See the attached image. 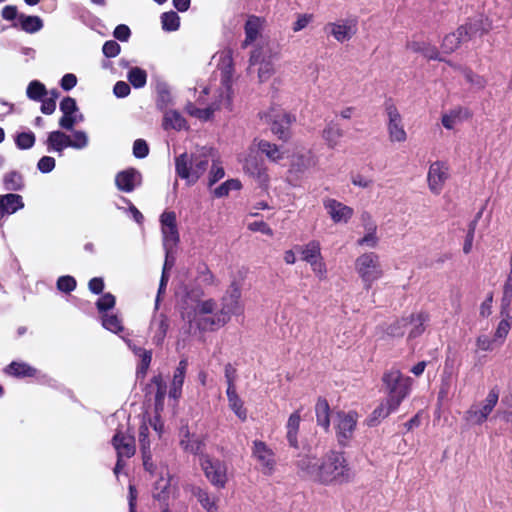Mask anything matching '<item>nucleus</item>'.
Segmentation results:
<instances>
[{
    "label": "nucleus",
    "instance_id": "13",
    "mask_svg": "<svg viewBox=\"0 0 512 512\" xmlns=\"http://www.w3.org/2000/svg\"><path fill=\"white\" fill-rule=\"evenodd\" d=\"M111 444L118 458H131L136 452L135 437L132 434L117 429L111 439Z\"/></svg>",
    "mask_w": 512,
    "mask_h": 512
},
{
    "label": "nucleus",
    "instance_id": "52",
    "mask_svg": "<svg viewBox=\"0 0 512 512\" xmlns=\"http://www.w3.org/2000/svg\"><path fill=\"white\" fill-rule=\"evenodd\" d=\"M172 104V95L167 87H161L157 91L156 106L160 111H167Z\"/></svg>",
    "mask_w": 512,
    "mask_h": 512
},
{
    "label": "nucleus",
    "instance_id": "60",
    "mask_svg": "<svg viewBox=\"0 0 512 512\" xmlns=\"http://www.w3.org/2000/svg\"><path fill=\"white\" fill-rule=\"evenodd\" d=\"M149 154V146L144 139H137L133 143V155L138 159H143Z\"/></svg>",
    "mask_w": 512,
    "mask_h": 512
},
{
    "label": "nucleus",
    "instance_id": "12",
    "mask_svg": "<svg viewBox=\"0 0 512 512\" xmlns=\"http://www.w3.org/2000/svg\"><path fill=\"white\" fill-rule=\"evenodd\" d=\"M244 172L253 178L261 188H267L270 177L264 161L257 156L249 155L243 165Z\"/></svg>",
    "mask_w": 512,
    "mask_h": 512
},
{
    "label": "nucleus",
    "instance_id": "16",
    "mask_svg": "<svg viewBox=\"0 0 512 512\" xmlns=\"http://www.w3.org/2000/svg\"><path fill=\"white\" fill-rule=\"evenodd\" d=\"M323 205L334 223H347L354 214L353 208L336 199L328 198L324 200Z\"/></svg>",
    "mask_w": 512,
    "mask_h": 512
},
{
    "label": "nucleus",
    "instance_id": "5",
    "mask_svg": "<svg viewBox=\"0 0 512 512\" xmlns=\"http://www.w3.org/2000/svg\"><path fill=\"white\" fill-rule=\"evenodd\" d=\"M242 310L240 302L233 301L232 299L224 296L222 298L221 309L216 312L213 317L201 318L198 322V327L202 330H216L226 325L230 321L232 315L242 313Z\"/></svg>",
    "mask_w": 512,
    "mask_h": 512
},
{
    "label": "nucleus",
    "instance_id": "9",
    "mask_svg": "<svg viewBox=\"0 0 512 512\" xmlns=\"http://www.w3.org/2000/svg\"><path fill=\"white\" fill-rule=\"evenodd\" d=\"M384 108L388 117L387 131L390 142H405L407 140V133L404 129L402 116L391 98L384 102Z\"/></svg>",
    "mask_w": 512,
    "mask_h": 512
},
{
    "label": "nucleus",
    "instance_id": "11",
    "mask_svg": "<svg viewBox=\"0 0 512 512\" xmlns=\"http://www.w3.org/2000/svg\"><path fill=\"white\" fill-rule=\"evenodd\" d=\"M340 43L350 40L358 31V19L348 18L340 22H329L324 27Z\"/></svg>",
    "mask_w": 512,
    "mask_h": 512
},
{
    "label": "nucleus",
    "instance_id": "29",
    "mask_svg": "<svg viewBox=\"0 0 512 512\" xmlns=\"http://www.w3.org/2000/svg\"><path fill=\"white\" fill-rule=\"evenodd\" d=\"M344 136V131L339 124L330 122L322 131V138L330 149H334Z\"/></svg>",
    "mask_w": 512,
    "mask_h": 512
},
{
    "label": "nucleus",
    "instance_id": "17",
    "mask_svg": "<svg viewBox=\"0 0 512 512\" xmlns=\"http://www.w3.org/2000/svg\"><path fill=\"white\" fill-rule=\"evenodd\" d=\"M60 110L63 116L59 120V126L65 130H73L77 123L78 107L76 100L70 96L64 97L60 102Z\"/></svg>",
    "mask_w": 512,
    "mask_h": 512
},
{
    "label": "nucleus",
    "instance_id": "33",
    "mask_svg": "<svg viewBox=\"0 0 512 512\" xmlns=\"http://www.w3.org/2000/svg\"><path fill=\"white\" fill-rule=\"evenodd\" d=\"M69 135L62 131H52L46 140L48 151H55L61 154L65 148H68Z\"/></svg>",
    "mask_w": 512,
    "mask_h": 512
},
{
    "label": "nucleus",
    "instance_id": "37",
    "mask_svg": "<svg viewBox=\"0 0 512 512\" xmlns=\"http://www.w3.org/2000/svg\"><path fill=\"white\" fill-rule=\"evenodd\" d=\"M18 22L21 30L29 34L36 33L43 28V21L39 16L20 14Z\"/></svg>",
    "mask_w": 512,
    "mask_h": 512
},
{
    "label": "nucleus",
    "instance_id": "51",
    "mask_svg": "<svg viewBox=\"0 0 512 512\" xmlns=\"http://www.w3.org/2000/svg\"><path fill=\"white\" fill-rule=\"evenodd\" d=\"M408 326L407 317L395 320L386 328V334L391 337H402L405 334V328Z\"/></svg>",
    "mask_w": 512,
    "mask_h": 512
},
{
    "label": "nucleus",
    "instance_id": "36",
    "mask_svg": "<svg viewBox=\"0 0 512 512\" xmlns=\"http://www.w3.org/2000/svg\"><path fill=\"white\" fill-rule=\"evenodd\" d=\"M220 108L216 103L211 104L210 106L201 109L196 107L192 102H188L185 106V111L192 117H195L202 121H208L212 119L214 112Z\"/></svg>",
    "mask_w": 512,
    "mask_h": 512
},
{
    "label": "nucleus",
    "instance_id": "59",
    "mask_svg": "<svg viewBox=\"0 0 512 512\" xmlns=\"http://www.w3.org/2000/svg\"><path fill=\"white\" fill-rule=\"evenodd\" d=\"M217 307V303L213 299H207L204 301H200L195 309V314L197 315H206L212 314L215 312Z\"/></svg>",
    "mask_w": 512,
    "mask_h": 512
},
{
    "label": "nucleus",
    "instance_id": "14",
    "mask_svg": "<svg viewBox=\"0 0 512 512\" xmlns=\"http://www.w3.org/2000/svg\"><path fill=\"white\" fill-rule=\"evenodd\" d=\"M142 182L141 173L133 168L118 172L115 176V185L119 191L130 193Z\"/></svg>",
    "mask_w": 512,
    "mask_h": 512
},
{
    "label": "nucleus",
    "instance_id": "40",
    "mask_svg": "<svg viewBox=\"0 0 512 512\" xmlns=\"http://www.w3.org/2000/svg\"><path fill=\"white\" fill-rule=\"evenodd\" d=\"M170 496V479H164L160 477L155 482L153 498L159 501L162 504L168 503V499Z\"/></svg>",
    "mask_w": 512,
    "mask_h": 512
},
{
    "label": "nucleus",
    "instance_id": "28",
    "mask_svg": "<svg viewBox=\"0 0 512 512\" xmlns=\"http://www.w3.org/2000/svg\"><path fill=\"white\" fill-rule=\"evenodd\" d=\"M180 446L185 452L191 453L193 455L203 456L205 443L201 438L196 437L195 435H191L190 432L186 430L182 439L180 440Z\"/></svg>",
    "mask_w": 512,
    "mask_h": 512
},
{
    "label": "nucleus",
    "instance_id": "43",
    "mask_svg": "<svg viewBox=\"0 0 512 512\" xmlns=\"http://www.w3.org/2000/svg\"><path fill=\"white\" fill-rule=\"evenodd\" d=\"M26 94L29 99L40 101L48 94V91L43 83L33 80L28 84Z\"/></svg>",
    "mask_w": 512,
    "mask_h": 512
},
{
    "label": "nucleus",
    "instance_id": "15",
    "mask_svg": "<svg viewBox=\"0 0 512 512\" xmlns=\"http://www.w3.org/2000/svg\"><path fill=\"white\" fill-rule=\"evenodd\" d=\"M448 179V167L440 161L432 163L428 171V185L431 192L439 194Z\"/></svg>",
    "mask_w": 512,
    "mask_h": 512
},
{
    "label": "nucleus",
    "instance_id": "34",
    "mask_svg": "<svg viewBox=\"0 0 512 512\" xmlns=\"http://www.w3.org/2000/svg\"><path fill=\"white\" fill-rule=\"evenodd\" d=\"M257 147L258 150L264 154L271 162L277 163L284 158V152H282L280 147L275 143L261 139L258 142Z\"/></svg>",
    "mask_w": 512,
    "mask_h": 512
},
{
    "label": "nucleus",
    "instance_id": "56",
    "mask_svg": "<svg viewBox=\"0 0 512 512\" xmlns=\"http://www.w3.org/2000/svg\"><path fill=\"white\" fill-rule=\"evenodd\" d=\"M138 438L140 443L141 453L149 452L150 441H149V427L146 423H142L139 427Z\"/></svg>",
    "mask_w": 512,
    "mask_h": 512
},
{
    "label": "nucleus",
    "instance_id": "47",
    "mask_svg": "<svg viewBox=\"0 0 512 512\" xmlns=\"http://www.w3.org/2000/svg\"><path fill=\"white\" fill-rule=\"evenodd\" d=\"M242 185L238 179H229L214 189L213 195L216 198H222L228 196L231 190H239Z\"/></svg>",
    "mask_w": 512,
    "mask_h": 512
},
{
    "label": "nucleus",
    "instance_id": "61",
    "mask_svg": "<svg viewBox=\"0 0 512 512\" xmlns=\"http://www.w3.org/2000/svg\"><path fill=\"white\" fill-rule=\"evenodd\" d=\"M309 167H310V158L303 154L296 155L291 164V168L296 172H304Z\"/></svg>",
    "mask_w": 512,
    "mask_h": 512
},
{
    "label": "nucleus",
    "instance_id": "25",
    "mask_svg": "<svg viewBox=\"0 0 512 512\" xmlns=\"http://www.w3.org/2000/svg\"><path fill=\"white\" fill-rule=\"evenodd\" d=\"M5 374L15 378H34L37 376V369L25 362L12 361L4 368Z\"/></svg>",
    "mask_w": 512,
    "mask_h": 512
},
{
    "label": "nucleus",
    "instance_id": "3",
    "mask_svg": "<svg viewBox=\"0 0 512 512\" xmlns=\"http://www.w3.org/2000/svg\"><path fill=\"white\" fill-rule=\"evenodd\" d=\"M383 386L387 393L386 399L394 407H399L402 401L410 394L412 379L405 376L398 369L385 371L382 376Z\"/></svg>",
    "mask_w": 512,
    "mask_h": 512
},
{
    "label": "nucleus",
    "instance_id": "10",
    "mask_svg": "<svg viewBox=\"0 0 512 512\" xmlns=\"http://www.w3.org/2000/svg\"><path fill=\"white\" fill-rule=\"evenodd\" d=\"M252 456L260 464L261 472L264 475L270 476L274 473L276 466L275 453L264 441H253Z\"/></svg>",
    "mask_w": 512,
    "mask_h": 512
},
{
    "label": "nucleus",
    "instance_id": "8",
    "mask_svg": "<svg viewBox=\"0 0 512 512\" xmlns=\"http://www.w3.org/2000/svg\"><path fill=\"white\" fill-rule=\"evenodd\" d=\"M266 123L270 126L271 132L284 142L291 137V125L295 117L285 111H278L272 108L264 114Z\"/></svg>",
    "mask_w": 512,
    "mask_h": 512
},
{
    "label": "nucleus",
    "instance_id": "23",
    "mask_svg": "<svg viewBox=\"0 0 512 512\" xmlns=\"http://www.w3.org/2000/svg\"><path fill=\"white\" fill-rule=\"evenodd\" d=\"M188 368V360L183 358L179 361L177 368L174 371L171 387L169 391L170 397L178 399L182 393V386Z\"/></svg>",
    "mask_w": 512,
    "mask_h": 512
},
{
    "label": "nucleus",
    "instance_id": "38",
    "mask_svg": "<svg viewBox=\"0 0 512 512\" xmlns=\"http://www.w3.org/2000/svg\"><path fill=\"white\" fill-rule=\"evenodd\" d=\"M3 186L7 191H21L25 187L24 177L18 171H10L3 176Z\"/></svg>",
    "mask_w": 512,
    "mask_h": 512
},
{
    "label": "nucleus",
    "instance_id": "35",
    "mask_svg": "<svg viewBox=\"0 0 512 512\" xmlns=\"http://www.w3.org/2000/svg\"><path fill=\"white\" fill-rule=\"evenodd\" d=\"M150 389H155V408L161 409L164 405V399L167 392V385L164 381L162 375H156L151 379V383L149 384Z\"/></svg>",
    "mask_w": 512,
    "mask_h": 512
},
{
    "label": "nucleus",
    "instance_id": "1",
    "mask_svg": "<svg viewBox=\"0 0 512 512\" xmlns=\"http://www.w3.org/2000/svg\"><path fill=\"white\" fill-rule=\"evenodd\" d=\"M319 483L323 485L344 484L352 480L353 474L342 451L330 450L320 463Z\"/></svg>",
    "mask_w": 512,
    "mask_h": 512
},
{
    "label": "nucleus",
    "instance_id": "55",
    "mask_svg": "<svg viewBox=\"0 0 512 512\" xmlns=\"http://www.w3.org/2000/svg\"><path fill=\"white\" fill-rule=\"evenodd\" d=\"M88 144V138L83 131H74L72 137L69 136L68 145L75 149H82Z\"/></svg>",
    "mask_w": 512,
    "mask_h": 512
},
{
    "label": "nucleus",
    "instance_id": "54",
    "mask_svg": "<svg viewBox=\"0 0 512 512\" xmlns=\"http://www.w3.org/2000/svg\"><path fill=\"white\" fill-rule=\"evenodd\" d=\"M77 282L73 276L64 275L60 276L57 280V289L64 293H70L75 290Z\"/></svg>",
    "mask_w": 512,
    "mask_h": 512
},
{
    "label": "nucleus",
    "instance_id": "50",
    "mask_svg": "<svg viewBox=\"0 0 512 512\" xmlns=\"http://www.w3.org/2000/svg\"><path fill=\"white\" fill-rule=\"evenodd\" d=\"M102 325L105 329L113 333H120L123 331L121 320L115 314H104L102 316Z\"/></svg>",
    "mask_w": 512,
    "mask_h": 512
},
{
    "label": "nucleus",
    "instance_id": "24",
    "mask_svg": "<svg viewBox=\"0 0 512 512\" xmlns=\"http://www.w3.org/2000/svg\"><path fill=\"white\" fill-rule=\"evenodd\" d=\"M398 408L399 407H394L389 400H383L366 418V425L368 427L377 426L381 422V420L387 418L392 412L396 411Z\"/></svg>",
    "mask_w": 512,
    "mask_h": 512
},
{
    "label": "nucleus",
    "instance_id": "64",
    "mask_svg": "<svg viewBox=\"0 0 512 512\" xmlns=\"http://www.w3.org/2000/svg\"><path fill=\"white\" fill-rule=\"evenodd\" d=\"M512 297H502L501 299V317L502 320H506L509 322V320H512Z\"/></svg>",
    "mask_w": 512,
    "mask_h": 512
},
{
    "label": "nucleus",
    "instance_id": "63",
    "mask_svg": "<svg viewBox=\"0 0 512 512\" xmlns=\"http://www.w3.org/2000/svg\"><path fill=\"white\" fill-rule=\"evenodd\" d=\"M274 73L273 64L270 61H263L260 63L258 70V77L260 82L267 81Z\"/></svg>",
    "mask_w": 512,
    "mask_h": 512
},
{
    "label": "nucleus",
    "instance_id": "49",
    "mask_svg": "<svg viewBox=\"0 0 512 512\" xmlns=\"http://www.w3.org/2000/svg\"><path fill=\"white\" fill-rule=\"evenodd\" d=\"M461 44L462 41L460 40V37H458V31L456 30L444 37L441 47L445 53L449 54L457 50Z\"/></svg>",
    "mask_w": 512,
    "mask_h": 512
},
{
    "label": "nucleus",
    "instance_id": "58",
    "mask_svg": "<svg viewBox=\"0 0 512 512\" xmlns=\"http://www.w3.org/2000/svg\"><path fill=\"white\" fill-rule=\"evenodd\" d=\"M464 76L468 83L475 85L479 89L485 88L487 81L486 79L478 74H475L470 68L464 70Z\"/></svg>",
    "mask_w": 512,
    "mask_h": 512
},
{
    "label": "nucleus",
    "instance_id": "19",
    "mask_svg": "<svg viewBox=\"0 0 512 512\" xmlns=\"http://www.w3.org/2000/svg\"><path fill=\"white\" fill-rule=\"evenodd\" d=\"M499 399V392L493 388L489 391L487 397L484 400L483 406L479 410L470 409L467 413L469 418L472 419L476 424H482L487 420L489 414L493 411Z\"/></svg>",
    "mask_w": 512,
    "mask_h": 512
},
{
    "label": "nucleus",
    "instance_id": "44",
    "mask_svg": "<svg viewBox=\"0 0 512 512\" xmlns=\"http://www.w3.org/2000/svg\"><path fill=\"white\" fill-rule=\"evenodd\" d=\"M161 24L165 31H176L180 27V17L175 11L164 12L161 15Z\"/></svg>",
    "mask_w": 512,
    "mask_h": 512
},
{
    "label": "nucleus",
    "instance_id": "39",
    "mask_svg": "<svg viewBox=\"0 0 512 512\" xmlns=\"http://www.w3.org/2000/svg\"><path fill=\"white\" fill-rule=\"evenodd\" d=\"M301 259L307 263L317 258H321V245L317 240H311L307 244L299 247Z\"/></svg>",
    "mask_w": 512,
    "mask_h": 512
},
{
    "label": "nucleus",
    "instance_id": "45",
    "mask_svg": "<svg viewBox=\"0 0 512 512\" xmlns=\"http://www.w3.org/2000/svg\"><path fill=\"white\" fill-rule=\"evenodd\" d=\"M129 83L134 88H142L146 85L147 82V73L145 70L139 67H133L129 70L127 75Z\"/></svg>",
    "mask_w": 512,
    "mask_h": 512
},
{
    "label": "nucleus",
    "instance_id": "6",
    "mask_svg": "<svg viewBox=\"0 0 512 512\" xmlns=\"http://www.w3.org/2000/svg\"><path fill=\"white\" fill-rule=\"evenodd\" d=\"M200 465L208 481L216 488H225L228 482L227 464L209 455H203L200 459Z\"/></svg>",
    "mask_w": 512,
    "mask_h": 512
},
{
    "label": "nucleus",
    "instance_id": "2",
    "mask_svg": "<svg viewBox=\"0 0 512 512\" xmlns=\"http://www.w3.org/2000/svg\"><path fill=\"white\" fill-rule=\"evenodd\" d=\"M209 157L205 153H181L175 157V173L186 181V184L194 185L207 171Z\"/></svg>",
    "mask_w": 512,
    "mask_h": 512
},
{
    "label": "nucleus",
    "instance_id": "20",
    "mask_svg": "<svg viewBox=\"0 0 512 512\" xmlns=\"http://www.w3.org/2000/svg\"><path fill=\"white\" fill-rule=\"evenodd\" d=\"M299 476L309 478L319 483L320 464H318L315 457L309 455L300 456L295 463Z\"/></svg>",
    "mask_w": 512,
    "mask_h": 512
},
{
    "label": "nucleus",
    "instance_id": "21",
    "mask_svg": "<svg viewBox=\"0 0 512 512\" xmlns=\"http://www.w3.org/2000/svg\"><path fill=\"white\" fill-rule=\"evenodd\" d=\"M24 207V201L21 195L7 193L0 195V220L7 215H11Z\"/></svg>",
    "mask_w": 512,
    "mask_h": 512
},
{
    "label": "nucleus",
    "instance_id": "48",
    "mask_svg": "<svg viewBox=\"0 0 512 512\" xmlns=\"http://www.w3.org/2000/svg\"><path fill=\"white\" fill-rule=\"evenodd\" d=\"M36 141L35 134L31 131L21 132L15 136V144L20 150H27L34 146Z\"/></svg>",
    "mask_w": 512,
    "mask_h": 512
},
{
    "label": "nucleus",
    "instance_id": "7",
    "mask_svg": "<svg viewBox=\"0 0 512 512\" xmlns=\"http://www.w3.org/2000/svg\"><path fill=\"white\" fill-rule=\"evenodd\" d=\"M335 434L338 444L348 447L357 427L358 413L356 411H338L336 414Z\"/></svg>",
    "mask_w": 512,
    "mask_h": 512
},
{
    "label": "nucleus",
    "instance_id": "22",
    "mask_svg": "<svg viewBox=\"0 0 512 512\" xmlns=\"http://www.w3.org/2000/svg\"><path fill=\"white\" fill-rule=\"evenodd\" d=\"M408 325L412 328L409 331L408 338L415 339L420 337L426 330V325L430 321V315L427 311L421 310L412 313L407 317Z\"/></svg>",
    "mask_w": 512,
    "mask_h": 512
},
{
    "label": "nucleus",
    "instance_id": "27",
    "mask_svg": "<svg viewBox=\"0 0 512 512\" xmlns=\"http://www.w3.org/2000/svg\"><path fill=\"white\" fill-rule=\"evenodd\" d=\"M406 47H407V49H409L415 53H421L428 60L444 61L442 58H440V53H439L437 47L434 45H431L428 42L412 41V42H408Z\"/></svg>",
    "mask_w": 512,
    "mask_h": 512
},
{
    "label": "nucleus",
    "instance_id": "57",
    "mask_svg": "<svg viewBox=\"0 0 512 512\" xmlns=\"http://www.w3.org/2000/svg\"><path fill=\"white\" fill-rule=\"evenodd\" d=\"M165 245H176L180 241L177 226L161 227Z\"/></svg>",
    "mask_w": 512,
    "mask_h": 512
},
{
    "label": "nucleus",
    "instance_id": "18",
    "mask_svg": "<svg viewBox=\"0 0 512 512\" xmlns=\"http://www.w3.org/2000/svg\"><path fill=\"white\" fill-rule=\"evenodd\" d=\"M266 20L264 17L249 15L244 24L245 39L242 42V48H246L253 44L260 36L265 27Z\"/></svg>",
    "mask_w": 512,
    "mask_h": 512
},
{
    "label": "nucleus",
    "instance_id": "62",
    "mask_svg": "<svg viewBox=\"0 0 512 512\" xmlns=\"http://www.w3.org/2000/svg\"><path fill=\"white\" fill-rule=\"evenodd\" d=\"M120 51V45L114 40L106 41L102 47V52L107 58H114L118 56Z\"/></svg>",
    "mask_w": 512,
    "mask_h": 512
},
{
    "label": "nucleus",
    "instance_id": "41",
    "mask_svg": "<svg viewBox=\"0 0 512 512\" xmlns=\"http://www.w3.org/2000/svg\"><path fill=\"white\" fill-rule=\"evenodd\" d=\"M466 23L471 27L472 32L479 37L488 34L491 30V23L488 18H483L482 16L469 18Z\"/></svg>",
    "mask_w": 512,
    "mask_h": 512
},
{
    "label": "nucleus",
    "instance_id": "46",
    "mask_svg": "<svg viewBox=\"0 0 512 512\" xmlns=\"http://www.w3.org/2000/svg\"><path fill=\"white\" fill-rule=\"evenodd\" d=\"M157 329L155 331V335L153 337V342L156 345H162L167 331L169 329V320L168 317L164 314H160L157 322H156Z\"/></svg>",
    "mask_w": 512,
    "mask_h": 512
},
{
    "label": "nucleus",
    "instance_id": "53",
    "mask_svg": "<svg viewBox=\"0 0 512 512\" xmlns=\"http://www.w3.org/2000/svg\"><path fill=\"white\" fill-rule=\"evenodd\" d=\"M115 304L116 298L110 292L102 294V296L96 301V307L100 313L113 309Z\"/></svg>",
    "mask_w": 512,
    "mask_h": 512
},
{
    "label": "nucleus",
    "instance_id": "42",
    "mask_svg": "<svg viewBox=\"0 0 512 512\" xmlns=\"http://www.w3.org/2000/svg\"><path fill=\"white\" fill-rule=\"evenodd\" d=\"M192 494L197 498L198 502L205 510H207V512H212L217 509L215 500L210 497L207 490L200 487H194L192 489Z\"/></svg>",
    "mask_w": 512,
    "mask_h": 512
},
{
    "label": "nucleus",
    "instance_id": "31",
    "mask_svg": "<svg viewBox=\"0 0 512 512\" xmlns=\"http://www.w3.org/2000/svg\"><path fill=\"white\" fill-rule=\"evenodd\" d=\"M316 421L326 432L330 428V406L326 398L319 397L315 405Z\"/></svg>",
    "mask_w": 512,
    "mask_h": 512
},
{
    "label": "nucleus",
    "instance_id": "26",
    "mask_svg": "<svg viewBox=\"0 0 512 512\" xmlns=\"http://www.w3.org/2000/svg\"><path fill=\"white\" fill-rule=\"evenodd\" d=\"M300 422H301V415L300 410H296L293 412L287 421L286 424V438L289 443V445L293 448H298V433L300 428Z\"/></svg>",
    "mask_w": 512,
    "mask_h": 512
},
{
    "label": "nucleus",
    "instance_id": "4",
    "mask_svg": "<svg viewBox=\"0 0 512 512\" xmlns=\"http://www.w3.org/2000/svg\"><path fill=\"white\" fill-rule=\"evenodd\" d=\"M355 270L366 290L383 276L380 257L375 252H366L358 256L355 260Z\"/></svg>",
    "mask_w": 512,
    "mask_h": 512
},
{
    "label": "nucleus",
    "instance_id": "30",
    "mask_svg": "<svg viewBox=\"0 0 512 512\" xmlns=\"http://www.w3.org/2000/svg\"><path fill=\"white\" fill-rule=\"evenodd\" d=\"M162 127L164 130L174 129L180 131L187 129L186 119L176 110H167L164 112Z\"/></svg>",
    "mask_w": 512,
    "mask_h": 512
},
{
    "label": "nucleus",
    "instance_id": "32",
    "mask_svg": "<svg viewBox=\"0 0 512 512\" xmlns=\"http://www.w3.org/2000/svg\"><path fill=\"white\" fill-rule=\"evenodd\" d=\"M226 395L230 409L242 422H245L247 420V409L244 407V402L239 397L236 388L227 389Z\"/></svg>",
    "mask_w": 512,
    "mask_h": 512
}]
</instances>
